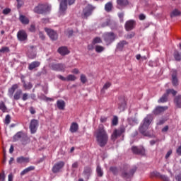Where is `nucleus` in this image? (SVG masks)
Here are the masks:
<instances>
[{
	"label": "nucleus",
	"instance_id": "nucleus-55",
	"mask_svg": "<svg viewBox=\"0 0 181 181\" xmlns=\"http://www.w3.org/2000/svg\"><path fill=\"white\" fill-rule=\"evenodd\" d=\"M118 16L120 19V22H124V13H118Z\"/></svg>",
	"mask_w": 181,
	"mask_h": 181
},
{
	"label": "nucleus",
	"instance_id": "nucleus-17",
	"mask_svg": "<svg viewBox=\"0 0 181 181\" xmlns=\"http://www.w3.org/2000/svg\"><path fill=\"white\" fill-rule=\"evenodd\" d=\"M91 173H93V170L90 167H86L83 170V175L85 179L88 180L90 179V176H91Z\"/></svg>",
	"mask_w": 181,
	"mask_h": 181
},
{
	"label": "nucleus",
	"instance_id": "nucleus-39",
	"mask_svg": "<svg viewBox=\"0 0 181 181\" xmlns=\"http://www.w3.org/2000/svg\"><path fill=\"white\" fill-rule=\"evenodd\" d=\"M180 15V12L177 9H175L174 11H172L170 13L171 18H173V16H179Z\"/></svg>",
	"mask_w": 181,
	"mask_h": 181
},
{
	"label": "nucleus",
	"instance_id": "nucleus-50",
	"mask_svg": "<svg viewBox=\"0 0 181 181\" xmlns=\"http://www.w3.org/2000/svg\"><path fill=\"white\" fill-rule=\"evenodd\" d=\"M160 179L163 181H170V180L169 179V177L163 175H160Z\"/></svg>",
	"mask_w": 181,
	"mask_h": 181
},
{
	"label": "nucleus",
	"instance_id": "nucleus-18",
	"mask_svg": "<svg viewBox=\"0 0 181 181\" xmlns=\"http://www.w3.org/2000/svg\"><path fill=\"white\" fill-rule=\"evenodd\" d=\"M135 28V21L134 20L128 21L125 24L126 30H132Z\"/></svg>",
	"mask_w": 181,
	"mask_h": 181
},
{
	"label": "nucleus",
	"instance_id": "nucleus-24",
	"mask_svg": "<svg viewBox=\"0 0 181 181\" xmlns=\"http://www.w3.org/2000/svg\"><path fill=\"white\" fill-rule=\"evenodd\" d=\"M135 170H136V167H134L133 169H132L129 173L126 172L123 173H122L123 177H125L126 179L131 177V176H132L134 173H135Z\"/></svg>",
	"mask_w": 181,
	"mask_h": 181
},
{
	"label": "nucleus",
	"instance_id": "nucleus-32",
	"mask_svg": "<svg viewBox=\"0 0 181 181\" xmlns=\"http://www.w3.org/2000/svg\"><path fill=\"white\" fill-rule=\"evenodd\" d=\"M161 175H160V173L158 171H153L150 173L151 177H158L159 179H160Z\"/></svg>",
	"mask_w": 181,
	"mask_h": 181
},
{
	"label": "nucleus",
	"instance_id": "nucleus-59",
	"mask_svg": "<svg viewBox=\"0 0 181 181\" xmlns=\"http://www.w3.org/2000/svg\"><path fill=\"white\" fill-rule=\"evenodd\" d=\"M5 180V173H3L0 174V181H4Z\"/></svg>",
	"mask_w": 181,
	"mask_h": 181
},
{
	"label": "nucleus",
	"instance_id": "nucleus-30",
	"mask_svg": "<svg viewBox=\"0 0 181 181\" xmlns=\"http://www.w3.org/2000/svg\"><path fill=\"white\" fill-rule=\"evenodd\" d=\"M168 94L165 93L159 100L158 103H166L168 101Z\"/></svg>",
	"mask_w": 181,
	"mask_h": 181
},
{
	"label": "nucleus",
	"instance_id": "nucleus-12",
	"mask_svg": "<svg viewBox=\"0 0 181 181\" xmlns=\"http://www.w3.org/2000/svg\"><path fill=\"white\" fill-rule=\"evenodd\" d=\"M124 131L125 130L124 129V128H121L119 129H115L112 134V141H115V139H117L118 136H120L121 134H124Z\"/></svg>",
	"mask_w": 181,
	"mask_h": 181
},
{
	"label": "nucleus",
	"instance_id": "nucleus-3",
	"mask_svg": "<svg viewBox=\"0 0 181 181\" xmlns=\"http://www.w3.org/2000/svg\"><path fill=\"white\" fill-rule=\"evenodd\" d=\"M52 6L49 4H40L38 6L35 7L34 12H35V13H47V12H50Z\"/></svg>",
	"mask_w": 181,
	"mask_h": 181
},
{
	"label": "nucleus",
	"instance_id": "nucleus-63",
	"mask_svg": "<svg viewBox=\"0 0 181 181\" xmlns=\"http://www.w3.org/2000/svg\"><path fill=\"white\" fill-rule=\"evenodd\" d=\"M8 181H13V175L12 173L8 175Z\"/></svg>",
	"mask_w": 181,
	"mask_h": 181
},
{
	"label": "nucleus",
	"instance_id": "nucleus-46",
	"mask_svg": "<svg viewBox=\"0 0 181 181\" xmlns=\"http://www.w3.org/2000/svg\"><path fill=\"white\" fill-rule=\"evenodd\" d=\"M111 87V83L110 82H106L105 85L103 86V88L102 89V91H104V90H108Z\"/></svg>",
	"mask_w": 181,
	"mask_h": 181
},
{
	"label": "nucleus",
	"instance_id": "nucleus-31",
	"mask_svg": "<svg viewBox=\"0 0 181 181\" xmlns=\"http://www.w3.org/2000/svg\"><path fill=\"white\" fill-rule=\"evenodd\" d=\"M175 103L177 107H178V108H181V96L180 95H178L175 98Z\"/></svg>",
	"mask_w": 181,
	"mask_h": 181
},
{
	"label": "nucleus",
	"instance_id": "nucleus-27",
	"mask_svg": "<svg viewBox=\"0 0 181 181\" xmlns=\"http://www.w3.org/2000/svg\"><path fill=\"white\" fill-rule=\"evenodd\" d=\"M40 66V63L37 61L33 62L31 64H29L28 69L30 70H33L34 69H36V67H39Z\"/></svg>",
	"mask_w": 181,
	"mask_h": 181
},
{
	"label": "nucleus",
	"instance_id": "nucleus-25",
	"mask_svg": "<svg viewBox=\"0 0 181 181\" xmlns=\"http://www.w3.org/2000/svg\"><path fill=\"white\" fill-rule=\"evenodd\" d=\"M70 131L71 132H72V134H74V132H77V131H78V124H77L76 122L71 123L70 127Z\"/></svg>",
	"mask_w": 181,
	"mask_h": 181
},
{
	"label": "nucleus",
	"instance_id": "nucleus-26",
	"mask_svg": "<svg viewBox=\"0 0 181 181\" xmlns=\"http://www.w3.org/2000/svg\"><path fill=\"white\" fill-rule=\"evenodd\" d=\"M57 105L59 110H64V107H66V103L64 100H59L57 102Z\"/></svg>",
	"mask_w": 181,
	"mask_h": 181
},
{
	"label": "nucleus",
	"instance_id": "nucleus-40",
	"mask_svg": "<svg viewBox=\"0 0 181 181\" xmlns=\"http://www.w3.org/2000/svg\"><path fill=\"white\" fill-rule=\"evenodd\" d=\"M103 40H101V38L100 37H96L93 39L92 45H97L98 43H101Z\"/></svg>",
	"mask_w": 181,
	"mask_h": 181
},
{
	"label": "nucleus",
	"instance_id": "nucleus-47",
	"mask_svg": "<svg viewBox=\"0 0 181 181\" xmlns=\"http://www.w3.org/2000/svg\"><path fill=\"white\" fill-rule=\"evenodd\" d=\"M125 107H127V103L123 102L121 105H119V110H120V111H124V110H125Z\"/></svg>",
	"mask_w": 181,
	"mask_h": 181
},
{
	"label": "nucleus",
	"instance_id": "nucleus-38",
	"mask_svg": "<svg viewBox=\"0 0 181 181\" xmlns=\"http://www.w3.org/2000/svg\"><path fill=\"white\" fill-rule=\"evenodd\" d=\"M96 172L98 176L101 177L104 175V173L103 172V169H101V167L100 165L97 166Z\"/></svg>",
	"mask_w": 181,
	"mask_h": 181
},
{
	"label": "nucleus",
	"instance_id": "nucleus-13",
	"mask_svg": "<svg viewBox=\"0 0 181 181\" xmlns=\"http://www.w3.org/2000/svg\"><path fill=\"white\" fill-rule=\"evenodd\" d=\"M64 166V162L60 161L57 163L52 168V172L54 173H57V172L60 171V169H62Z\"/></svg>",
	"mask_w": 181,
	"mask_h": 181
},
{
	"label": "nucleus",
	"instance_id": "nucleus-56",
	"mask_svg": "<svg viewBox=\"0 0 181 181\" xmlns=\"http://www.w3.org/2000/svg\"><path fill=\"white\" fill-rule=\"evenodd\" d=\"M134 36H135V33H131L127 35V39H132V37H134Z\"/></svg>",
	"mask_w": 181,
	"mask_h": 181
},
{
	"label": "nucleus",
	"instance_id": "nucleus-15",
	"mask_svg": "<svg viewBox=\"0 0 181 181\" xmlns=\"http://www.w3.org/2000/svg\"><path fill=\"white\" fill-rule=\"evenodd\" d=\"M27 54L30 59H35V57H36V48L33 46H30L28 48Z\"/></svg>",
	"mask_w": 181,
	"mask_h": 181
},
{
	"label": "nucleus",
	"instance_id": "nucleus-58",
	"mask_svg": "<svg viewBox=\"0 0 181 181\" xmlns=\"http://www.w3.org/2000/svg\"><path fill=\"white\" fill-rule=\"evenodd\" d=\"M43 100H44V101H54V100L53 98H47V97H46V96H45V97L43 98Z\"/></svg>",
	"mask_w": 181,
	"mask_h": 181
},
{
	"label": "nucleus",
	"instance_id": "nucleus-62",
	"mask_svg": "<svg viewBox=\"0 0 181 181\" xmlns=\"http://www.w3.org/2000/svg\"><path fill=\"white\" fill-rule=\"evenodd\" d=\"M175 180L181 181V173L175 177Z\"/></svg>",
	"mask_w": 181,
	"mask_h": 181
},
{
	"label": "nucleus",
	"instance_id": "nucleus-64",
	"mask_svg": "<svg viewBox=\"0 0 181 181\" xmlns=\"http://www.w3.org/2000/svg\"><path fill=\"white\" fill-rule=\"evenodd\" d=\"M107 122V117H100V122Z\"/></svg>",
	"mask_w": 181,
	"mask_h": 181
},
{
	"label": "nucleus",
	"instance_id": "nucleus-6",
	"mask_svg": "<svg viewBox=\"0 0 181 181\" xmlns=\"http://www.w3.org/2000/svg\"><path fill=\"white\" fill-rule=\"evenodd\" d=\"M94 8L91 5H88L83 11L82 18L87 19L88 16H90L93 13Z\"/></svg>",
	"mask_w": 181,
	"mask_h": 181
},
{
	"label": "nucleus",
	"instance_id": "nucleus-29",
	"mask_svg": "<svg viewBox=\"0 0 181 181\" xmlns=\"http://www.w3.org/2000/svg\"><path fill=\"white\" fill-rule=\"evenodd\" d=\"M21 95H22V90L19 89L14 93L13 100H21Z\"/></svg>",
	"mask_w": 181,
	"mask_h": 181
},
{
	"label": "nucleus",
	"instance_id": "nucleus-4",
	"mask_svg": "<svg viewBox=\"0 0 181 181\" xmlns=\"http://www.w3.org/2000/svg\"><path fill=\"white\" fill-rule=\"evenodd\" d=\"M76 0H62L59 5V15H64L67 10V5H73Z\"/></svg>",
	"mask_w": 181,
	"mask_h": 181
},
{
	"label": "nucleus",
	"instance_id": "nucleus-22",
	"mask_svg": "<svg viewBox=\"0 0 181 181\" xmlns=\"http://www.w3.org/2000/svg\"><path fill=\"white\" fill-rule=\"evenodd\" d=\"M29 162H30L29 157L21 156L17 158L18 163H29Z\"/></svg>",
	"mask_w": 181,
	"mask_h": 181
},
{
	"label": "nucleus",
	"instance_id": "nucleus-10",
	"mask_svg": "<svg viewBox=\"0 0 181 181\" xmlns=\"http://www.w3.org/2000/svg\"><path fill=\"white\" fill-rule=\"evenodd\" d=\"M132 151L133 153H135L136 155H145V148L142 146H133L132 147Z\"/></svg>",
	"mask_w": 181,
	"mask_h": 181
},
{
	"label": "nucleus",
	"instance_id": "nucleus-9",
	"mask_svg": "<svg viewBox=\"0 0 181 181\" xmlns=\"http://www.w3.org/2000/svg\"><path fill=\"white\" fill-rule=\"evenodd\" d=\"M17 37L20 42H25L28 39V34L25 30H21L18 32Z\"/></svg>",
	"mask_w": 181,
	"mask_h": 181
},
{
	"label": "nucleus",
	"instance_id": "nucleus-52",
	"mask_svg": "<svg viewBox=\"0 0 181 181\" xmlns=\"http://www.w3.org/2000/svg\"><path fill=\"white\" fill-rule=\"evenodd\" d=\"M174 57L175 60H181V54L179 52H175Z\"/></svg>",
	"mask_w": 181,
	"mask_h": 181
},
{
	"label": "nucleus",
	"instance_id": "nucleus-44",
	"mask_svg": "<svg viewBox=\"0 0 181 181\" xmlns=\"http://www.w3.org/2000/svg\"><path fill=\"white\" fill-rule=\"evenodd\" d=\"M166 93L169 95V94H172L173 95H175L177 92H176V90H173V89H168L166 90Z\"/></svg>",
	"mask_w": 181,
	"mask_h": 181
},
{
	"label": "nucleus",
	"instance_id": "nucleus-19",
	"mask_svg": "<svg viewBox=\"0 0 181 181\" xmlns=\"http://www.w3.org/2000/svg\"><path fill=\"white\" fill-rule=\"evenodd\" d=\"M18 88H19V85L18 84H14L10 88H8V97H10V98L13 97V93H15Z\"/></svg>",
	"mask_w": 181,
	"mask_h": 181
},
{
	"label": "nucleus",
	"instance_id": "nucleus-20",
	"mask_svg": "<svg viewBox=\"0 0 181 181\" xmlns=\"http://www.w3.org/2000/svg\"><path fill=\"white\" fill-rule=\"evenodd\" d=\"M166 110H168V107L158 106V107H156V109L153 111V113L155 115H158L160 114V112H163V111H166Z\"/></svg>",
	"mask_w": 181,
	"mask_h": 181
},
{
	"label": "nucleus",
	"instance_id": "nucleus-23",
	"mask_svg": "<svg viewBox=\"0 0 181 181\" xmlns=\"http://www.w3.org/2000/svg\"><path fill=\"white\" fill-rule=\"evenodd\" d=\"M19 21L23 25H29V18L23 15H20Z\"/></svg>",
	"mask_w": 181,
	"mask_h": 181
},
{
	"label": "nucleus",
	"instance_id": "nucleus-33",
	"mask_svg": "<svg viewBox=\"0 0 181 181\" xmlns=\"http://www.w3.org/2000/svg\"><path fill=\"white\" fill-rule=\"evenodd\" d=\"M77 77L73 74H69L66 76V81H76Z\"/></svg>",
	"mask_w": 181,
	"mask_h": 181
},
{
	"label": "nucleus",
	"instance_id": "nucleus-57",
	"mask_svg": "<svg viewBox=\"0 0 181 181\" xmlns=\"http://www.w3.org/2000/svg\"><path fill=\"white\" fill-rule=\"evenodd\" d=\"M58 78H59V80H62V81H67V77H64L62 75H59Z\"/></svg>",
	"mask_w": 181,
	"mask_h": 181
},
{
	"label": "nucleus",
	"instance_id": "nucleus-21",
	"mask_svg": "<svg viewBox=\"0 0 181 181\" xmlns=\"http://www.w3.org/2000/svg\"><path fill=\"white\" fill-rule=\"evenodd\" d=\"M58 52L62 54V56H66V54L70 53V51H69L66 47H61L58 49Z\"/></svg>",
	"mask_w": 181,
	"mask_h": 181
},
{
	"label": "nucleus",
	"instance_id": "nucleus-43",
	"mask_svg": "<svg viewBox=\"0 0 181 181\" xmlns=\"http://www.w3.org/2000/svg\"><path fill=\"white\" fill-rule=\"evenodd\" d=\"M110 170L113 175H117L118 173V168L116 167H110Z\"/></svg>",
	"mask_w": 181,
	"mask_h": 181
},
{
	"label": "nucleus",
	"instance_id": "nucleus-14",
	"mask_svg": "<svg viewBox=\"0 0 181 181\" xmlns=\"http://www.w3.org/2000/svg\"><path fill=\"white\" fill-rule=\"evenodd\" d=\"M52 69L56 71H64L66 66L63 64H54L52 65Z\"/></svg>",
	"mask_w": 181,
	"mask_h": 181
},
{
	"label": "nucleus",
	"instance_id": "nucleus-37",
	"mask_svg": "<svg viewBox=\"0 0 181 181\" xmlns=\"http://www.w3.org/2000/svg\"><path fill=\"white\" fill-rule=\"evenodd\" d=\"M125 45H127V42L126 41H122V42H120L117 44V47L119 50H122V48L124 47V46H125Z\"/></svg>",
	"mask_w": 181,
	"mask_h": 181
},
{
	"label": "nucleus",
	"instance_id": "nucleus-48",
	"mask_svg": "<svg viewBox=\"0 0 181 181\" xmlns=\"http://www.w3.org/2000/svg\"><path fill=\"white\" fill-rule=\"evenodd\" d=\"M11 122V116L9 115H7L6 116L4 124H6V125H8V124Z\"/></svg>",
	"mask_w": 181,
	"mask_h": 181
},
{
	"label": "nucleus",
	"instance_id": "nucleus-53",
	"mask_svg": "<svg viewBox=\"0 0 181 181\" xmlns=\"http://www.w3.org/2000/svg\"><path fill=\"white\" fill-rule=\"evenodd\" d=\"M4 15H8V13H11V8H6L3 10Z\"/></svg>",
	"mask_w": 181,
	"mask_h": 181
},
{
	"label": "nucleus",
	"instance_id": "nucleus-28",
	"mask_svg": "<svg viewBox=\"0 0 181 181\" xmlns=\"http://www.w3.org/2000/svg\"><path fill=\"white\" fill-rule=\"evenodd\" d=\"M32 170H35V168L33 166H30L28 167L27 168L24 169L21 173V175L23 176L25 175H26V173H29V172L32 171Z\"/></svg>",
	"mask_w": 181,
	"mask_h": 181
},
{
	"label": "nucleus",
	"instance_id": "nucleus-36",
	"mask_svg": "<svg viewBox=\"0 0 181 181\" xmlns=\"http://www.w3.org/2000/svg\"><path fill=\"white\" fill-rule=\"evenodd\" d=\"M4 53H9V47H3L0 49V56H2Z\"/></svg>",
	"mask_w": 181,
	"mask_h": 181
},
{
	"label": "nucleus",
	"instance_id": "nucleus-1",
	"mask_svg": "<svg viewBox=\"0 0 181 181\" xmlns=\"http://www.w3.org/2000/svg\"><path fill=\"white\" fill-rule=\"evenodd\" d=\"M96 141L100 146H105L108 142V134L104 129V125L100 124L98 129L95 132Z\"/></svg>",
	"mask_w": 181,
	"mask_h": 181
},
{
	"label": "nucleus",
	"instance_id": "nucleus-16",
	"mask_svg": "<svg viewBox=\"0 0 181 181\" xmlns=\"http://www.w3.org/2000/svg\"><path fill=\"white\" fill-rule=\"evenodd\" d=\"M171 76L173 86H177V84H179V81L177 80V71H176V70H173L171 71Z\"/></svg>",
	"mask_w": 181,
	"mask_h": 181
},
{
	"label": "nucleus",
	"instance_id": "nucleus-5",
	"mask_svg": "<svg viewBox=\"0 0 181 181\" xmlns=\"http://www.w3.org/2000/svg\"><path fill=\"white\" fill-rule=\"evenodd\" d=\"M103 39L107 45H111L115 40V35L112 33H106L103 35Z\"/></svg>",
	"mask_w": 181,
	"mask_h": 181
},
{
	"label": "nucleus",
	"instance_id": "nucleus-7",
	"mask_svg": "<svg viewBox=\"0 0 181 181\" xmlns=\"http://www.w3.org/2000/svg\"><path fill=\"white\" fill-rule=\"evenodd\" d=\"M39 127V122L36 119H32L30 124V131L31 134H36Z\"/></svg>",
	"mask_w": 181,
	"mask_h": 181
},
{
	"label": "nucleus",
	"instance_id": "nucleus-60",
	"mask_svg": "<svg viewBox=\"0 0 181 181\" xmlns=\"http://www.w3.org/2000/svg\"><path fill=\"white\" fill-rule=\"evenodd\" d=\"M35 25L32 24L29 28L30 32H35Z\"/></svg>",
	"mask_w": 181,
	"mask_h": 181
},
{
	"label": "nucleus",
	"instance_id": "nucleus-54",
	"mask_svg": "<svg viewBox=\"0 0 181 181\" xmlns=\"http://www.w3.org/2000/svg\"><path fill=\"white\" fill-rule=\"evenodd\" d=\"M28 98H29V95L28 93H24L23 94L22 100L23 101H26V100H28Z\"/></svg>",
	"mask_w": 181,
	"mask_h": 181
},
{
	"label": "nucleus",
	"instance_id": "nucleus-41",
	"mask_svg": "<svg viewBox=\"0 0 181 181\" xmlns=\"http://www.w3.org/2000/svg\"><path fill=\"white\" fill-rule=\"evenodd\" d=\"M105 49V48L103 46L98 45L95 47V52H97V53H101V52H104Z\"/></svg>",
	"mask_w": 181,
	"mask_h": 181
},
{
	"label": "nucleus",
	"instance_id": "nucleus-45",
	"mask_svg": "<svg viewBox=\"0 0 181 181\" xmlns=\"http://www.w3.org/2000/svg\"><path fill=\"white\" fill-rule=\"evenodd\" d=\"M0 110L3 112H5V111H6V106H5V103L4 102L0 103Z\"/></svg>",
	"mask_w": 181,
	"mask_h": 181
},
{
	"label": "nucleus",
	"instance_id": "nucleus-49",
	"mask_svg": "<svg viewBox=\"0 0 181 181\" xmlns=\"http://www.w3.org/2000/svg\"><path fill=\"white\" fill-rule=\"evenodd\" d=\"M81 83H83V84L85 83H87V77H86V76L84 74H81Z\"/></svg>",
	"mask_w": 181,
	"mask_h": 181
},
{
	"label": "nucleus",
	"instance_id": "nucleus-2",
	"mask_svg": "<svg viewBox=\"0 0 181 181\" xmlns=\"http://www.w3.org/2000/svg\"><path fill=\"white\" fill-rule=\"evenodd\" d=\"M153 119V116H152V115H148L146 117L144 118L143 124H141L139 127V131L141 134H142L143 135H148L146 134V131H148V128H149L151 122H152Z\"/></svg>",
	"mask_w": 181,
	"mask_h": 181
},
{
	"label": "nucleus",
	"instance_id": "nucleus-34",
	"mask_svg": "<svg viewBox=\"0 0 181 181\" xmlns=\"http://www.w3.org/2000/svg\"><path fill=\"white\" fill-rule=\"evenodd\" d=\"M118 6H125L128 5V0H117Z\"/></svg>",
	"mask_w": 181,
	"mask_h": 181
},
{
	"label": "nucleus",
	"instance_id": "nucleus-42",
	"mask_svg": "<svg viewBox=\"0 0 181 181\" xmlns=\"http://www.w3.org/2000/svg\"><path fill=\"white\" fill-rule=\"evenodd\" d=\"M23 87L25 90H30V88H32L33 86H32V83H25L24 82Z\"/></svg>",
	"mask_w": 181,
	"mask_h": 181
},
{
	"label": "nucleus",
	"instance_id": "nucleus-35",
	"mask_svg": "<svg viewBox=\"0 0 181 181\" xmlns=\"http://www.w3.org/2000/svg\"><path fill=\"white\" fill-rule=\"evenodd\" d=\"M105 9L106 12H110V11L112 9V3L108 2L105 6Z\"/></svg>",
	"mask_w": 181,
	"mask_h": 181
},
{
	"label": "nucleus",
	"instance_id": "nucleus-51",
	"mask_svg": "<svg viewBox=\"0 0 181 181\" xmlns=\"http://www.w3.org/2000/svg\"><path fill=\"white\" fill-rule=\"evenodd\" d=\"M112 124V125H117L118 124V117L114 116Z\"/></svg>",
	"mask_w": 181,
	"mask_h": 181
},
{
	"label": "nucleus",
	"instance_id": "nucleus-8",
	"mask_svg": "<svg viewBox=\"0 0 181 181\" xmlns=\"http://www.w3.org/2000/svg\"><path fill=\"white\" fill-rule=\"evenodd\" d=\"M45 32H47L48 36L50 37L52 40H57L58 35L57 33L52 29L45 28Z\"/></svg>",
	"mask_w": 181,
	"mask_h": 181
},
{
	"label": "nucleus",
	"instance_id": "nucleus-61",
	"mask_svg": "<svg viewBox=\"0 0 181 181\" xmlns=\"http://www.w3.org/2000/svg\"><path fill=\"white\" fill-rule=\"evenodd\" d=\"M71 73H73L74 74H78V73H80V71H78V69H74L71 71Z\"/></svg>",
	"mask_w": 181,
	"mask_h": 181
},
{
	"label": "nucleus",
	"instance_id": "nucleus-11",
	"mask_svg": "<svg viewBox=\"0 0 181 181\" xmlns=\"http://www.w3.org/2000/svg\"><path fill=\"white\" fill-rule=\"evenodd\" d=\"M26 139V134L22 132H18L14 136H13V141H25Z\"/></svg>",
	"mask_w": 181,
	"mask_h": 181
}]
</instances>
